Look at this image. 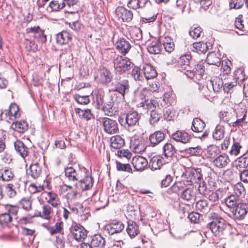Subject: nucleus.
<instances>
[{"instance_id":"4c0bfd02","label":"nucleus","mask_w":248,"mask_h":248,"mask_svg":"<svg viewBox=\"0 0 248 248\" xmlns=\"http://www.w3.org/2000/svg\"><path fill=\"white\" fill-rule=\"evenodd\" d=\"M105 240L100 234H95L92 237V246L102 248L105 245Z\"/></svg>"},{"instance_id":"a878e982","label":"nucleus","mask_w":248,"mask_h":248,"mask_svg":"<svg viewBox=\"0 0 248 248\" xmlns=\"http://www.w3.org/2000/svg\"><path fill=\"white\" fill-rule=\"evenodd\" d=\"M139 119L140 116L137 112L130 111L126 115L125 120L128 126H131L136 125L138 123Z\"/></svg>"},{"instance_id":"9d476101","label":"nucleus","mask_w":248,"mask_h":248,"mask_svg":"<svg viewBox=\"0 0 248 248\" xmlns=\"http://www.w3.org/2000/svg\"><path fill=\"white\" fill-rule=\"evenodd\" d=\"M171 138L177 142L186 144L190 142L191 137L190 135L184 130H177L172 133Z\"/></svg>"},{"instance_id":"423d86ee","label":"nucleus","mask_w":248,"mask_h":248,"mask_svg":"<svg viewBox=\"0 0 248 248\" xmlns=\"http://www.w3.org/2000/svg\"><path fill=\"white\" fill-rule=\"evenodd\" d=\"M130 147L135 153H141L145 150L147 146L142 138L134 137L131 140Z\"/></svg>"},{"instance_id":"0eeeda50","label":"nucleus","mask_w":248,"mask_h":248,"mask_svg":"<svg viewBox=\"0 0 248 248\" xmlns=\"http://www.w3.org/2000/svg\"><path fill=\"white\" fill-rule=\"evenodd\" d=\"M102 123L104 131L107 133L113 134L118 132L119 129L116 121L105 117L102 118Z\"/></svg>"},{"instance_id":"aec40b11","label":"nucleus","mask_w":248,"mask_h":248,"mask_svg":"<svg viewBox=\"0 0 248 248\" xmlns=\"http://www.w3.org/2000/svg\"><path fill=\"white\" fill-rule=\"evenodd\" d=\"M106 228L109 234L113 235L121 232L124 229V225L121 222L117 221L107 225Z\"/></svg>"},{"instance_id":"338daca9","label":"nucleus","mask_w":248,"mask_h":248,"mask_svg":"<svg viewBox=\"0 0 248 248\" xmlns=\"http://www.w3.org/2000/svg\"><path fill=\"white\" fill-rule=\"evenodd\" d=\"M131 37L135 40L139 41L142 38V33L140 29L136 28L134 29L131 33Z\"/></svg>"},{"instance_id":"e433bc0d","label":"nucleus","mask_w":248,"mask_h":248,"mask_svg":"<svg viewBox=\"0 0 248 248\" xmlns=\"http://www.w3.org/2000/svg\"><path fill=\"white\" fill-rule=\"evenodd\" d=\"M14 176V173L10 169L4 168L0 170V180L2 181H10L13 178Z\"/></svg>"},{"instance_id":"864d4df0","label":"nucleus","mask_w":248,"mask_h":248,"mask_svg":"<svg viewBox=\"0 0 248 248\" xmlns=\"http://www.w3.org/2000/svg\"><path fill=\"white\" fill-rule=\"evenodd\" d=\"M65 6V2H62V5H60L57 0H52L49 4L47 10L50 12L58 11L62 9Z\"/></svg>"},{"instance_id":"c03bdc74","label":"nucleus","mask_w":248,"mask_h":248,"mask_svg":"<svg viewBox=\"0 0 248 248\" xmlns=\"http://www.w3.org/2000/svg\"><path fill=\"white\" fill-rule=\"evenodd\" d=\"M206 152L207 157L214 158L219 154L220 149L218 146L215 145H211L207 147Z\"/></svg>"},{"instance_id":"69168bd1","label":"nucleus","mask_w":248,"mask_h":248,"mask_svg":"<svg viewBox=\"0 0 248 248\" xmlns=\"http://www.w3.org/2000/svg\"><path fill=\"white\" fill-rule=\"evenodd\" d=\"M237 168H245L248 166V157H240L236 161Z\"/></svg>"},{"instance_id":"774afa93","label":"nucleus","mask_w":248,"mask_h":248,"mask_svg":"<svg viewBox=\"0 0 248 248\" xmlns=\"http://www.w3.org/2000/svg\"><path fill=\"white\" fill-rule=\"evenodd\" d=\"M221 197V192L219 190L211 192L208 195V199L213 202H216Z\"/></svg>"},{"instance_id":"49530a36","label":"nucleus","mask_w":248,"mask_h":248,"mask_svg":"<svg viewBox=\"0 0 248 248\" xmlns=\"http://www.w3.org/2000/svg\"><path fill=\"white\" fill-rule=\"evenodd\" d=\"M233 194L236 197H243L246 194V190L241 183H238L233 186Z\"/></svg>"},{"instance_id":"052dcab7","label":"nucleus","mask_w":248,"mask_h":248,"mask_svg":"<svg viewBox=\"0 0 248 248\" xmlns=\"http://www.w3.org/2000/svg\"><path fill=\"white\" fill-rule=\"evenodd\" d=\"M19 202L24 210L28 211L31 209L32 202L30 200V198L24 197Z\"/></svg>"},{"instance_id":"f03ea898","label":"nucleus","mask_w":248,"mask_h":248,"mask_svg":"<svg viewBox=\"0 0 248 248\" xmlns=\"http://www.w3.org/2000/svg\"><path fill=\"white\" fill-rule=\"evenodd\" d=\"M113 63L115 73L119 74L125 73L134 66V64L128 58L120 55L114 57Z\"/></svg>"},{"instance_id":"2eb2a0df","label":"nucleus","mask_w":248,"mask_h":248,"mask_svg":"<svg viewBox=\"0 0 248 248\" xmlns=\"http://www.w3.org/2000/svg\"><path fill=\"white\" fill-rule=\"evenodd\" d=\"M142 76L143 80L146 79L148 80L155 78L157 75L155 69L150 64H145L142 68Z\"/></svg>"},{"instance_id":"2f4dec72","label":"nucleus","mask_w":248,"mask_h":248,"mask_svg":"<svg viewBox=\"0 0 248 248\" xmlns=\"http://www.w3.org/2000/svg\"><path fill=\"white\" fill-rule=\"evenodd\" d=\"M124 140L119 135L114 136L110 138L111 148L119 149L124 146Z\"/></svg>"},{"instance_id":"f704fd0d","label":"nucleus","mask_w":248,"mask_h":248,"mask_svg":"<svg viewBox=\"0 0 248 248\" xmlns=\"http://www.w3.org/2000/svg\"><path fill=\"white\" fill-rule=\"evenodd\" d=\"M211 86L214 92H218L223 85L222 79L218 77L212 78L208 86Z\"/></svg>"},{"instance_id":"4be33fe9","label":"nucleus","mask_w":248,"mask_h":248,"mask_svg":"<svg viewBox=\"0 0 248 248\" xmlns=\"http://www.w3.org/2000/svg\"><path fill=\"white\" fill-rule=\"evenodd\" d=\"M11 128L20 133H23L28 129V124L26 121H16L12 123Z\"/></svg>"},{"instance_id":"79ce46f5","label":"nucleus","mask_w":248,"mask_h":248,"mask_svg":"<svg viewBox=\"0 0 248 248\" xmlns=\"http://www.w3.org/2000/svg\"><path fill=\"white\" fill-rule=\"evenodd\" d=\"M224 132V127L220 124H218L216 126L215 130L213 132V137L216 140H220L223 138Z\"/></svg>"},{"instance_id":"9b49d317","label":"nucleus","mask_w":248,"mask_h":248,"mask_svg":"<svg viewBox=\"0 0 248 248\" xmlns=\"http://www.w3.org/2000/svg\"><path fill=\"white\" fill-rule=\"evenodd\" d=\"M248 206L247 204L240 202L232 211L235 219L242 220L248 213Z\"/></svg>"},{"instance_id":"37998d69","label":"nucleus","mask_w":248,"mask_h":248,"mask_svg":"<svg viewBox=\"0 0 248 248\" xmlns=\"http://www.w3.org/2000/svg\"><path fill=\"white\" fill-rule=\"evenodd\" d=\"M162 42L164 49L167 52L170 53L174 50V44L170 37L165 36L163 38Z\"/></svg>"},{"instance_id":"72a5a7b5","label":"nucleus","mask_w":248,"mask_h":248,"mask_svg":"<svg viewBox=\"0 0 248 248\" xmlns=\"http://www.w3.org/2000/svg\"><path fill=\"white\" fill-rule=\"evenodd\" d=\"M208 49L206 43L201 42L193 43L190 48L192 51L199 54L205 53Z\"/></svg>"},{"instance_id":"09e8293b","label":"nucleus","mask_w":248,"mask_h":248,"mask_svg":"<svg viewBox=\"0 0 248 248\" xmlns=\"http://www.w3.org/2000/svg\"><path fill=\"white\" fill-rule=\"evenodd\" d=\"M78 116L84 121H87L93 117V115L90 109H82L78 108Z\"/></svg>"},{"instance_id":"473e14b6","label":"nucleus","mask_w":248,"mask_h":248,"mask_svg":"<svg viewBox=\"0 0 248 248\" xmlns=\"http://www.w3.org/2000/svg\"><path fill=\"white\" fill-rule=\"evenodd\" d=\"M205 126V123L201 119L195 118L193 119L191 129L194 132H202L204 130Z\"/></svg>"},{"instance_id":"de8ad7c7","label":"nucleus","mask_w":248,"mask_h":248,"mask_svg":"<svg viewBox=\"0 0 248 248\" xmlns=\"http://www.w3.org/2000/svg\"><path fill=\"white\" fill-rule=\"evenodd\" d=\"M5 209L6 212L11 217V216H16L18 211V207L16 205H13L10 204H0Z\"/></svg>"},{"instance_id":"4468645a","label":"nucleus","mask_w":248,"mask_h":248,"mask_svg":"<svg viewBox=\"0 0 248 248\" xmlns=\"http://www.w3.org/2000/svg\"><path fill=\"white\" fill-rule=\"evenodd\" d=\"M116 13L117 16L121 18L124 22H129L133 18V14L132 12L123 7L117 8Z\"/></svg>"},{"instance_id":"13d9d810","label":"nucleus","mask_w":248,"mask_h":248,"mask_svg":"<svg viewBox=\"0 0 248 248\" xmlns=\"http://www.w3.org/2000/svg\"><path fill=\"white\" fill-rule=\"evenodd\" d=\"M194 69L196 72V79H201L204 72V66L202 63H198L195 65Z\"/></svg>"},{"instance_id":"e2e57ef3","label":"nucleus","mask_w":248,"mask_h":248,"mask_svg":"<svg viewBox=\"0 0 248 248\" xmlns=\"http://www.w3.org/2000/svg\"><path fill=\"white\" fill-rule=\"evenodd\" d=\"M12 220V217L7 213L4 212L0 214V224L1 225H7Z\"/></svg>"},{"instance_id":"6e6552de","label":"nucleus","mask_w":248,"mask_h":248,"mask_svg":"<svg viewBox=\"0 0 248 248\" xmlns=\"http://www.w3.org/2000/svg\"><path fill=\"white\" fill-rule=\"evenodd\" d=\"M202 175L196 171L186 172L182 179L186 185H192L195 183H198L201 181Z\"/></svg>"},{"instance_id":"dca6fc26","label":"nucleus","mask_w":248,"mask_h":248,"mask_svg":"<svg viewBox=\"0 0 248 248\" xmlns=\"http://www.w3.org/2000/svg\"><path fill=\"white\" fill-rule=\"evenodd\" d=\"M132 163L134 168L137 170H144L148 165L147 159L141 156L134 157L132 159Z\"/></svg>"},{"instance_id":"603ef678","label":"nucleus","mask_w":248,"mask_h":248,"mask_svg":"<svg viewBox=\"0 0 248 248\" xmlns=\"http://www.w3.org/2000/svg\"><path fill=\"white\" fill-rule=\"evenodd\" d=\"M163 101L166 104L172 106L176 103V97L171 92L166 93L164 94Z\"/></svg>"},{"instance_id":"3c124183","label":"nucleus","mask_w":248,"mask_h":248,"mask_svg":"<svg viewBox=\"0 0 248 248\" xmlns=\"http://www.w3.org/2000/svg\"><path fill=\"white\" fill-rule=\"evenodd\" d=\"M157 14L155 12H148L145 14L144 16L140 18V22L144 23H150L155 20Z\"/></svg>"},{"instance_id":"bf43d9fd","label":"nucleus","mask_w":248,"mask_h":248,"mask_svg":"<svg viewBox=\"0 0 248 248\" xmlns=\"http://www.w3.org/2000/svg\"><path fill=\"white\" fill-rule=\"evenodd\" d=\"M185 181L183 180L176 182L170 187L171 190L174 193H178L183 189L186 186Z\"/></svg>"},{"instance_id":"a19ab883","label":"nucleus","mask_w":248,"mask_h":248,"mask_svg":"<svg viewBox=\"0 0 248 248\" xmlns=\"http://www.w3.org/2000/svg\"><path fill=\"white\" fill-rule=\"evenodd\" d=\"M48 199L47 202L50 204L53 207H57L61 204V202L59 199L58 195L52 191H49L47 193Z\"/></svg>"},{"instance_id":"58836bf2","label":"nucleus","mask_w":248,"mask_h":248,"mask_svg":"<svg viewBox=\"0 0 248 248\" xmlns=\"http://www.w3.org/2000/svg\"><path fill=\"white\" fill-rule=\"evenodd\" d=\"M206 62L208 64L215 65L218 67L220 65V59L214 52H210L208 54L206 58Z\"/></svg>"},{"instance_id":"f257e3e1","label":"nucleus","mask_w":248,"mask_h":248,"mask_svg":"<svg viewBox=\"0 0 248 248\" xmlns=\"http://www.w3.org/2000/svg\"><path fill=\"white\" fill-rule=\"evenodd\" d=\"M210 217L212 221L207 224L208 228L215 236H220L227 226L225 220L215 213H211Z\"/></svg>"},{"instance_id":"0e129e2a","label":"nucleus","mask_w":248,"mask_h":248,"mask_svg":"<svg viewBox=\"0 0 248 248\" xmlns=\"http://www.w3.org/2000/svg\"><path fill=\"white\" fill-rule=\"evenodd\" d=\"M244 2L242 0H230L229 7L230 9H239L242 7Z\"/></svg>"},{"instance_id":"a18cd8bd","label":"nucleus","mask_w":248,"mask_h":248,"mask_svg":"<svg viewBox=\"0 0 248 248\" xmlns=\"http://www.w3.org/2000/svg\"><path fill=\"white\" fill-rule=\"evenodd\" d=\"M196 209L197 211L205 213L209 211L210 207L206 200H202L196 202Z\"/></svg>"},{"instance_id":"393cba45","label":"nucleus","mask_w":248,"mask_h":248,"mask_svg":"<svg viewBox=\"0 0 248 248\" xmlns=\"http://www.w3.org/2000/svg\"><path fill=\"white\" fill-rule=\"evenodd\" d=\"M14 146L16 151L23 158H25L28 155L29 148L24 144V143L19 140H16L14 143Z\"/></svg>"},{"instance_id":"ea45409f","label":"nucleus","mask_w":248,"mask_h":248,"mask_svg":"<svg viewBox=\"0 0 248 248\" xmlns=\"http://www.w3.org/2000/svg\"><path fill=\"white\" fill-rule=\"evenodd\" d=\"M163 151L165 157L167 158H170L175 153V149L170 143H166L163 147Z\"/></svg>"},{"instance_id":"39448f33","label":"nucleus","mask_w":248,"mask_h":248,"mask_svg":"<svg viewBox=\"0 0 248 248\" xmlns=\"http://www.w3.org/2000/svg\"><path fill=\"white\" fill-rule=\"evenodd\" d=\"M112 76L110 71L103 66H100L95 77L96 80L103 85H107L111 81Z\"/></svg>"},{"instance_id":"bb28decb","label":"nucleus","mask_w":248,"mask_h":248,"mask_svg":"<svg viewBox=\"0 0 248 248\" xmlns=\"http://www.w3.org/2000/svg\"><path fill=\"white\" fill-rule=\"evenodd\" d=\"M148 51L150 54H159L161 49V44L158 39H155L147 46Z\"/></svg>"},{"instance_id":"ddd939ff","label":"nucleus","mask_w":248,"mask_h":248,"mask_svg":"<svg viewBox=\"0 0 248 248\" xmlns=\"http://www.w3.org/2000/svg\"><path fill=\"white\" fill-rule=\"evenodd\" d=\"M116 47L121 54L124 56L129 51L131 46L128 41L122 38L116 43Z\"/></svg>"},{"instance_id":"c9c22d12","label":"nucleus","mask_w":248,"mask_h":248,"mask_svg":"<svg viewBox=\"0 0 248 248\" xmlns=\"http://www.w3.org/2000/svg\"><path fill=\"white\" fill-rule=\"evenodd\" d=\"M225 202L226 205L232 210L240 203L239 198L234 196V195H231L227 197L225 199Z\"/></svg>"},{"instance_id":"a211bd4d","label":"nucleus","mask_w":248,"mask_h":248,"mask_svg":"<svg viewBox=\"0 0 248 248\" xmlns=\"http://www.w3.org/2000/svg\"><path fill=\"white\" fill-rule=\"evenodd\" d=\"M114 90L124 97V94L128 93L129 91L128 81L127 80H124L121 82H117L114 85Z\"/></svg>"},{"instance_id":"6ab92c4d","label":"nucleus","mask_w":248,"mask_h":248,"mask_svg":"<svg viewBox=\"0 0 248 248\" xmlns=\"http://www.w3.org/2000/svg\"><path fill=\"white\" fill-rule=\"evenodd\" d=\"M72 39L71 35L67 31H63L56 35V41L59 45L68 44Z\"/></svg>"},{"instance_id":"c85d7f7f","label":"nucleus","mask_w":248,"mask_h":248,"mask_svg":"<svg viewBox=\"0 0 248 248\" xmlns=\"http://www.w3.org/2000/svg\"><path fill=\"white\" fill-rule=\"evenodd\" d=\"M164 164L163 158L160 156L153 157L150 161L149 167L152 170L160 169Z\"/></svg>"},{"instance_id":"4d7b16f0","label":"nucleus","mask_w":248,"mask_h":248,"mask_svg":"<svg viewBox=\"0 0 248 248\" xmlns=\"http://www.w3.org/2000/svg\"><path fill=\"white\" fill-rule=\"evenodd\" d=\"M242 148V146L240 143L237 141L233 140V144L232 146L231 150L229 152L230 155L237 156L238 155Z\"/></svg>"},{"instance_id":"f3484780","label":"nucleus","mask_w":248,"mask_h":248,"mask_svg":"<svg viewBox=\"0 0 248 248\" xmlns=\"http://www.w3.org/2000/svg\"><path fill=\"white\" fill-rule=\"evenodd\" d=\"M138 106L143 107L144 109L148 111H153L156 109H159V105L158 102L154 100H145L144 101L140 103Z\"/></svg>"},{"instance_id":"7ed1b4c3","label":"nucleus","mask_w":248,"mask_h":248,"mask_svg":"<svg viewBox=\"0 0 248 248\" xmlns=\"http://www.w3.org/2000/svg\"><path fill=\"white\" fill-rule=\"evenodd\" d=\"M80 175V187L82 190H87L93 186V179L90 172L84 167H79L78 175Z\"/></svg>"},{"instance_id":"5701e85b","label":"nucleus","mask_w":248,"mask_h":248,"mask_svg":"<svg viewBox=\"0 0 248 248\" xmlns=\"http://www.w3.org/2000/svg\"><path fill=\"white\" fill-rule=\"evenodd\" d=\"M235 26L236 28L243 31H248V16L243 18L241 15L236 18Z\"/></svg>"},{"instance_id":"20e7f679","label":"nucleus","mask_w":248,"mask_h":248,"mask_svg":"<svg viewBox=\"0 0 248 248\" xmlns=\"http://www.w3.org/2000/svg\"><path fill=\"white\" fill-rule=\"evenodd\" d=\"M27 32L31 33L34 39L39 44H45L46 41V35L44 30L41 29L39 26L31 27L27 29Z\"/></svg>"},{"instance_id":"5fc2aeb1","label":"nucleus","mask_w":248,"mask_h":248,"mask_svg":"<svg viewBox=\"0 0 248 248\" xmlns=\"http://www.w3.org/2000/svg\"><path fill=\"white\" fill-rule=\"evenodd\" d=\"M131 71V76L135 80L143 81V77L142 76V69L139 67L135 66L132 67Z\"/></svg>"},{"instance_id":"6e6d98bb","label":"nucleus","mask_w":248,"mask_h":248,"mask_svg":"<svg viewBox=\"0 0 248 248\" xmlns=\"http://www.w3.org/2000/svg\"><path fill=\"white\" fill-rule=\"evenodd\" d=\"M5 192L7 196L9 198H13L16 195V191L13 184H8L5 186Z\"/></svg>"},{"instance_id":"8fccbe9b","label":"nucleus","mask_w":248,"mask_h":248,"mask_svg":"<svg viewBox=\"0 0 248 248\" xmlns=\"http://www.w3.org/2000/svg\"><path fill=\"white\" fill-rule=\"evenodd\" d=\"M42 208V214L39 212L38 215H35L34 216L41 217L44 219L49 220L51 218L50 214L52 211L51 208L48 205H44Z\"/></svg>"},{"instance_id":"680f3d73","label":"nucleus","mask_w":248,"mask_h":248,"mask_svg":"<svg viewBox=\"0 0 248 248\" xmlns=\"http://www.w3.org/2000/svg\"><path fill=\"white\" fill-rule=\"evenodd\" d=\"M194 196L193 190L191 188L184 190L181 195V197L183 200L187 201L190 200Z\"/></svg>"},{"instance_id":"1a4fd4ad","label":"nucleus","mask_w":248,"mask_h":248,"mask_svg":"<svg viewBox=\"0 0 248 248\" xmlns=\"http://www.w3.org/2000/svg\"><path fill=\"white\" fill-rule=\"evenodd\" d=\"M165 134L162 131H156L151 134L148 138L150 145L155 147L159 144L165 139Z\"/></svg>"},{"instance_id":"b1692460","label":"nucleus","mask_w":248,"mask_h":248,"mask_svg":"<svg viewBox=\"0 0 248 248\" xmlns=\"http://www.w3.org/2000/svg\"><path fill=\"white\" fill-rule=\"evenodd\" d=\"M42 169L37 160H32V162L30 166L29 174L33 179L37 178L41 174Z\"/></svg>"},{"instance_id":"7c9ffc66","label":"nucleus","mask_w":248,"mask_h":248,"mask_svg":"<svg viewBox=\"0 0 248 248\" xmlns=\"http://www.w3.org/2000/svg\"><path fill=\"white\" fill-rule=\"evenodd\" d=\"M78 214H80L81 219L83 220H86L91 216L90 209L88 205L87 202L85 201L81 204Z\"/></svg>"},{"instance_id":"412c9836","label":"nucleus","mask_w":248,"mask_h":248,"mask_svg":"<svg viewBox=\"0 0 248 248\" xmlns=\"http://www.w3.org/2000/svg\"><path fill=\"white\" fill-rule=\"evenodd\" d=\"M113 105L114 103L111 98H109L107 102L104 103L102 108L106 115L112 116L116 114L118 111Z\"/></svg>"},{"instance_id":"f8f14e48","label":"nucleus","mask_w":248,"mask_h":248,"mask_svg":"<svg viewBox=\"0 0 248 248\" xmlns=\"http://www.w3.org/2000/svg\"><path fill=\"white\" fill-rule=\"evenodd\" d=\"M4 115H5V118H7V115L10 119H11V117H15L16 118H19L20 116V113L19 112V108L17 105L15 103H12L7 110L1 111L0 117L2 118Z\"/></svg>"},{"instance_id":"cd10ccee","label":"nucleus","mask_w":248,"mask_h":248,"mask_svg":"<svg viewBox=\"0 0 248 248\" xmlns=\"http://www.w3.org/2000/svg\"><path fill=\"white\" fill-rule=\"evenodd\" d=\"M126 232L131 238L135 237L140 233L138 225L135 222L129 221L126 228Z\"/></svg>"},{"instance_id":"c756f323","label":"nucleus","mask_w":248,"mask_h":248,"mask_svg":"<svg viewBox=\"0 0 248 248\" xmlns=\"http://www.w3.org/2000/svg\"><path fill=\"white\" fill-rule=\"evenodd\" d=\"M230 160L226 154H222L217 157L213 161L214 165L217 168L225 167L229 163Z\"/></svg>"}]
</instances>
